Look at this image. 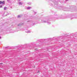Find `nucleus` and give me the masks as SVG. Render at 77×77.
<instances>
[{"mask_svg": "<svg viewBox=\"0 0 77 77\" xmlns=\"http://www.w3.org/2000/svg\"><path fill=\"white\" fill-rule=\"evenodd\" d=\"M58 38L59 39H60V38H61L63 39H66L65 38H63V37H58V38L55 37L52 38H49L46 39H39L37 40V43L38 42L39 44V45H38V46L39 47V46H40L41 45H43V43H44V41H45V40H47V41H52L53 39H57Z\"/></svg>", "mask_w": 77, "mask_h": 77, "instance_id": "f257e3e1", "label": "nucleus"}, {"mask_svg": "<svg viewBox=\"0 0 77 77\" xmlns=\"http://www.w3.org/2000/svg\"><path fill=\"white\" fill-rule=\"evenodd\" d=\"M75 34V33L71 34L70 35H67V34H65L64 36V37H67V38H69V39H74V40L73 39H71V40H74V41H77V38H75L76 37L75 36V35H72V34Z\"/></svg>", "mask_w": 77, "mask_h": 77, "instance_id": "f03ea898", "label": "nucleus"}, {"mask_svg": "<svg viewBox=\"0 0 77 77\" xmlns=\"http://www.w3.org/2000/svg\"><path fill=\"white\" fill-rule=\"evenodd\" d=\"M65 9V10H64L65 11H71V12H73V11H76V10L74 9V8L72 6H71L70 7L67 9Z\"/></svg>", "mask_w": 77, "mask_h": 77, "instance_id": "7ed1b4c3", "label": "nucleus"}, {"mask_svg": "<svg viewBox=\"0 0 77 77\" xmlns=\"http://www.w3.org/2000/svg\"><path fill=\"white\" fill-rule=\"evenodd\" d=\"M58 17V16L56 14H54L53 17H52V19L53 20H54V19H56V18H58V17Z\"/></svg>", "mask_w": 77, "mask_h": 77, "instance_id": "20e7f679", "label": "nucleus"}, {"mask_svg": "<svg viewBox=\"0 0 77 77\" xmlns=\"http://www.w3.org/2000/svg\"><path fill=\"white\" fill-rule=\"evenodd\" d=\"M47 21H49L48 20H42V23H47Z\"/></svg>", "mask_w": 77, "mask_h": 77, "instance_id": "39448f33", "label": "nucleus"}, {"mask_svg": "<svg viewBox=\"0 0 77 77\" xmlns=\"http://www.w3.org/2000/svg\"><path fill=\"white\" fill-rule=\"evenodd\" d=\"M5 1H0V5H1L2 4V5H5Z\"/></svg>", "mask_w": 77, "mask_h": 77, "instance_id": "423d86ee", "label": "nucleus"}, {"mask_svg": "<svg viewBox=\"0 0 77 77\" xmlns=\"http://www.w3.org/2000/svg\"><path fill=\"white\" fill-rule=\"evenodd\" d=\"M72 36H75L76 38H77V32L75 33V34H72Z\"/></svg>", "mask_w": 77, "mask_h": 77, "instance_id": "0eeeda50", "label": "nucleus"}, {"mask_svg": "<svg viewBox=\"0 0 77 77\" xmlns=\"http://www.w3.org/2000/svg\"><path fill=\"white\" fill-rule=\"evenodd\" d=\"M24 25V23H19L18 24V26H23Z\"/></svg>", "mask_w": 77, "mask_h": 77, "instance_id": "6e6552de", "label": "nucleus"}, {"mask_svg": "<svg viewBox=\"0 0 77 77\" xmlns=\"http://www.w3.org/2000/svg\"><path fill=\"white\" fill-rule=\"evenodd\" d=\"M1 27V26H0V32H3L4 31V30L3 29H2V28H0Z\"/></svg>", "mask_w": 77, "mask_h": 77, "instance_id": "1a4fd4ad", "label": "nucleus"}, {"mask_svg": "<svg viewBox=\"0 0 77 77\" xmlns=\"http://www.w3.org/2000/svg\"><path fill=\"white\" fill-rule=\"evenodd\" d=\"M23 17V15H18L17 16V18H21V17Z\"/></svg>", "mask_w": 77, "mask_h": 77, "instance_id": "9d476101", "label": "nucleus"}, {"mask_svg": "<svg viewBox=\"0 0 77 77\" xmlns=\"http://www.w3.org/2000/svg\"><path fill=\"white\" fill-rule=\"evenodd\" d=\"M48 21H47V22L48 24H51V23H50V22H48L50 21V20H48Z\"/></svg>", "mask_w": 77, "mask_h": 77, "instance_id": "9b49d317", "label": "nucleus"}, {"mask_svg": "<svg viewBox=\"0 0 77 77\" xmlns=\"http://www.w3.org/2000/svg\"><path fill=\"white\" fill-rule=\"evenodd\" d=\"M76 18V17H71L70 18L71 20H72V19H75Z\"/></svg>", "mask_w": 77, "mask_h": 77, "instance_id": "f8f14e48", "label": "nucleus"}, {"mask_svg": "<svg viewBox=\"0 0 77 77\" xmlns=\"http://www.w3.org/2000/svg\"><path fill=\"white\" fill-rule=\"evenodd\" d=\"M19 5H23V4L22 3L20 2H19Z\"/></svg>", "mask_w": 77, "mask_h": 77, "instance_id": "ddd939ff", "label": "nucleus"}, {"mask_svg": "<svg viewBox=\"0 0 77 77\" xmlns=\"http://www.w3.org/2000/svg\"><path fill=\"white\" fill-rule=\"evenodd\" d=\"M65 18L63 17H61L60 18H59V19H65Z\"/></svg>", "mask_w": 77, "mask_h": 77, "instance_id": "4468645a", "label": "nucleus"}, {"mask_svg": "<svg viewBox=\"0 0 77 77\" xmlns=\"http://www.w3.org/2000/svg\"><path fill=\"white\" fill-rule=\"evenodd\" d=\"M31 8V7H27V9H30Z\"/></svg>", "mask_w": 77, "mask_h": 77, "instance_id": "2eb2a0df", "label": "nucleus"}, {"mask_svg": "<svg viewBox=\"0 0 77 77\" xmlns=\"http://www.w3.org/2000/svg\"><path fill=\"white\" fill-rule=\"evenodd\" d=\"M6 9H7V7H4V10H6Z\"/></svg>", "mask_w": 77, "mask_h": 77, "instance_id": "dca6fc26", "label": "nucleus"}, {"mask_svg": "<svg viewBox=\"0 0 77 77\" xmlns=\"http://www.w3.org/2000/svg\"><path fill=\"white\" fill-rule=\"evenodd\" d=\"M31 4H32L31 2H28V4L29 5H31Z\"/></svg>", "mask_w": 77, "mask_h": 77, "instance_id": "f3484780", "label": "nucleus"}, {"mask_svg": "<svg viewBox=\"0 0 77 77\" xmlns=\"http://www.w3.org/2000/svg\"><path fill=\"white\" fill-rule=\"evenodd\" d=\"M25 32L26 33H30V31H26Z\"/></svg>", "mask_w": 77, "mask_h": 77, "instance_id": "a211bd4d", "label": "nucleus"}, {"mask_svg": "<svg viewBox=\"0 0 77 77\" xmlns=\"http://www.w3.org/2000/svg\"><path fill=\"white\" fill-rule=\"evenodd\" d=\"M34 24H35V23L32 22V25H34Z\"/></svg>", "mask_w": 77, "mask_h": 77, "instance_id": "6ab92c4d", "label": "nucleus"}, {"mask_svg": "<svg viewBox=\"0 0 77 77\" xmlns=\"http://www.w3.org/2000/svg\"><path fill=\"white\" fill-rule=\"evenodd\" d=\"M3 6H2V5H0V8H2Z\"/></svg>", "mask_w": 77, "mask_h": 77, "instance_id": "aec40b11", "label": "nucleus"}, {"mask_svg": "<svg viewBox=\"0 0 77 77\" xmlns=\"http://www.w3.org/2000/svg\"><path fill=\"white\" fill-rule=\"evenodd\" d=\"M40 71H39V70H38V72H37V73H39Z\"/></svg>", "mask_w": 77, "mask_h": 77, "instance_id": "412c9836", "label": "nucleus"}, {"mask_svg": "<svg viewBox=\"0 0 77 77\" xmlns=\"http://www.w3.org/2000/svg\"><path fill=\"white\" fill-rule=\"evenodd\" d=\"M10 1V0H7V1L8 2H9V1Z\"/></svg>", "mask_w": 77, "mask_h": 77, "instance_id": "4be33fe9", "label": "nucleus"}, {"mask_svg": "<svg viewBox=\"0 0 77 77\" xmlns=\"http://www.w3.org/2000/svg\"><path fill=\"white\" fill-rule=\"evenodd\" d=\"M34 14H36V12H34Z\"/></svg>", "mask_w": 77, "mask_h": 77, "instance_id": "5701e85b", "label": "nucleus"}, {"mask_svg": "<svg viewBox=\"0 0 77 77\" xmlns=\"http://www.w3.org/2000/svg\"><path fill=\"white\" fill-rule=\"evenodd\" d=\"M2 64H3V63H0V65H2Z\"/></svg>", "mask_w": 77, "mask_h": 77, "instance_id": "b1692460", "label": "nucleus"}, {"mask_svg": "<svg viewBox=\"0 0 77 77\" xmlns=\"http://www.w3.org/2000/svg\"><path fill=\"white\" fill-rule=\"evenodd\" d=\"M27 22H30V21L28 20V21H27Z\"/></svg>", "mask_w": 77, "mask_h": 77, "instance_id": "393cba45", "label": "nucleus"}, {"mask_svg": "<svg viewBox=\"0 0 77 77\" xmlns=\"http://www.w3.org/2000/svg\"><path fill=\"white\" fill-rule=\"evenodd\" d=\"M25 46H26V45H27V44H25Z\"/></svg>", "mask_w": 77, "mask_h": 77, "instance_id": "a878e982", "label": "nucleus"}, {"mask_svg": "<svg viewBox=\"0 0 77 77\" xmlns=\"http://www.w3.org/2000/svg\"><path fill=\"white\" fill-rule=\"evenodd\" d=\"M68 0H66V2H67V1H68Z\"/></svg>", "mask_w": 77, "mask_h": 77, "instance_id": "bb28decb", "label": "nucleus"}, {"mask_svg": "<svg viewBox=\"0 0 77 77\" xmlns=\"http://www.w3.org/2000/svg\"><path fill=\"white\" fill-rule=\"evenodd\" d=\"M18 1L20 2V1H21V0H18Z\"/></svg>", "mask_w": 77, "mask_h": 77, "instance_id": "cd10ccee", "label": "nucleus"}, {"mask_svg": "<svg viewBox=\"0 0 77 77\" xmlns=\"http://www.w3.org/2000/svg\"><path fill=\"white\" fill-rule=\"evenodd\" d=\"M35 50H36V51L37 50V49H35Z\"/></svg>", "mask_w": 77, "mask_h": 77, "instance_id": "c85d7f7f", "label": "nucleus"}, {"mask_svg": "<svg viewBox=\"0 0 77 77\" xmlns=\"http://www.w3.org/2000/svg\"><path fill=\"white\" fill-rule=\"evenodd\" d=\"M2 38V37H0V39H1Z\"/></svg>", "mask_w": 77, "mask_h": 77, "instance_id": "c756f323", "label": "nucleus"}, {"mask_svg": "<svg viewBox=\"0 0 77 77\" xmlns=\"http://www.w3.org/2000/svg\"><path fill=\"white\" fill-rule=\"evenodd\" d=\"M31 44L32 45H33V43H31Z\"/></svg>", "mask_w": 77, "mask_h": 77, "instance_id": "7c9ffc66", "label": "nucleus"}, {"mask_svg": "<svg viewBox=\"0 0 77 77\" xmlns=\"http://www.w3.org/2000/svg\"><path fill=\"white\" fill-rule=\"evenodd\" d=\"M5 48H8V47H6Z\"/></svg>", "mask_w": 77, "mask_h": 77, "instance_id": "2f4dec72", "label": "nucleus"}, {"mask_svg": "<svg viewBox=\"0 0 77 77\" xmlns=\"http://www.w3.org/2000/svg\"><path fill=\"white\" fill-rule=\"evenodd\" d=\"M11 26H13V25H12Z\"/></svg>", "mask_w": 77, "mask_h": 77, "instance_id": "473e14b6", "label": "nucleus"}, {"mask_svg": "<svg viewBox=\"0 0 77 77\" xmlns=\"http://www.w3.org/2000/svg\"><path fill=\"white\" fill-rule=\"evenodd\" d=\"M63 45V44H61V45Z\"/></svg>", "mask_w": 77, "mask_h": 77, "instance_id": "72a5a7b5", "label": "nucleus"}, {"mask_svg": "<svg viewBox=\"0 0 77 77\" xmlns=\"http://www.w3.org/2000/svg\"><path fill=\"white\" fill-rule=\"evenodd\" d=\"M18 46L17 47V48H18Z\"/></svg>", "mask_w": 77, "mask_h": 77, "instance_id": "f704fd0d", "label": "nucleus"}, {"mask_svg": "<svg viewBox=\"0 0 77 77\" xmlns=\"http://www.w3.org/2000/svg\"><path fill=\"white\" fill-rule=\"evenodd\" d=\"M12 27H13V26H12Z\"/></svg>", "mask_w": 77, "mask_h": 77, "instance_id": "c9c22d12", "label": "nucleus"}, {"mask_svg": "<svg viewBox=\"0 0 77 77\" xmlns=\"http://www.w3.org/2000/svg\"><path fill=\"white\" fill-rule=\"evenodd\" d=\"M57 41H58V40H57Z\"/></svg>", "mask_w": 77, "mask_h": 77, "instance_id": "e433bc0d", "label": "nucleus"}]
</instances>
